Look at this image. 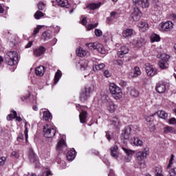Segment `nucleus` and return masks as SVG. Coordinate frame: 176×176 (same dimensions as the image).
Instances as JSON below:
<instances>
[{
	"label": "nucleus",
	"instance_id": "1",
	"mask_svg": "<svg viewBox=\"0 0 176 176\" xmlns=\"http://www.w3.org/2000/svg\"><path fill=\"white\" fill-rule=\"evenodd\" d=\"M109 90L112 97L114 100H120L123 96L122 89L116 85L115 83H111L109 85Z\"/></svg>",
	"mask_w": 176,
	"mask_h": 176
},
{
	"label": "nucleus",
	"instance_id": "2",
	"mask_svg": "<svg viewBox=\"0 0 176 176\" xmlns=\"http://www.w3.org/2000/svg\"><path fill=\"white\" fill-rule=\"evenodd\" d=\"M6 61L8 65H16L19 63V54L14 51L8 52L6 55Z\"/></svg>",
	"mask_w": 176,
	"mask_h": 176
},
{
	"label": "nucleus",
	"instance_id": "3",
	"mask_svg": "<svg viewBox=\"0 0 176 176\" xmlns=\"http://www.w3.org/2000/svg\"><path fill=\"white\" fill-rule=\"evenodd\" d=\"M89 47L90 50H98L100 54H105L107 53V50H105V47L98 42L95 43H89Z\"/></svg>",
	"mask_w": 176,
	"mask_h": 176
},
{
	"label": "nucleus",
	"instance_id": "4",
	"mask_svg": "<svg viewBox=\"0 0 176 176\" xmlns=\"http://www.w3.org/2000/svg\"><path fill=\"white\" fill-rule=\"evenodd\" d=\"M44 137L46 138H52L56 135V126L46 124L43 128Z\"/></svg>",
	"mask_w": 176,
	"mask_h": 176
},
{
	"label": "nucleus",
	"instance_id": "5",
	"mask_svg": "<svg viewBox=\"0 0 176 176\" xmlns=\"http://www.w3.org/2000/svg\"><path fill=\"white\" fill-rule=\"evenodd\" d=\"M174 28V23L170 21L161 22L159 25V30L162 32H168Z\"/></svg>",
	"mask_w": 176,
	"mask_h": 176
},
{
	"label": "nucleus",
	"instance_id": "6",
	"mask_svg": "<svg viewBox=\"0 0 176 176\" xmlns=\"http://www.w3.org/2000/svg\"><path fill=\"white\" fill-rule=\"evenodd\" d=\"M168 60H170V55L166 54L161 55V60L159 62V67L161 69H167L168 68Z\"/></svg>",
	"mask_w": 176,
	"mask_h": 176
},
{
	"label": "nucleus",
	"instance_id": "7",
	"mask_svg": "<svg viewBox=\"0 0 176 176\" xmlns=\"http://www.w3.org/2000/svg\"><path fill=\"white\" fill-rule=\"evenodd\" d=\"M148 155V150L146 148L144 149L143 151H139L136 154L137 160L140 166H142V167H145V161H144V159Z\"/></svg>",
	"mask_w": 176,
	"mask_h": 176
},
{
	"label": "nucleus",
	"instance_id": "8",
	"mask_svg": "<svg viewBox=\"0 0 176 176\" xmlns=\"http://www.w3.org/2000/svg\"><path fill=\"white\" fill-rule=\"evenodd\" d=\"M104 105L106 107L107 110L110 112V113H113L116 109H118V105L115 104V102L111 99H106Z\"/></svg>",
	"mask_w": 176,
	"mask_h": 176
},
{
	"label": "nucleus",
	"instance_id": "9",
	"mask_svg": "<svg viewBox=\"0 0 176 176\" xmlns=\"http://www.w3.org/2000/svg\"><path fill=\"white\" fill-rule=\"evenodd\" d=\"M145 69L147 76L150 78L152 76H155V75H157V69H156V68H155L153 65H151L149 63L145 65Z\"/></svg>",
	"mask_w": 176,
	"mask_h": 176
},
{
	"label": "nucleus",
	"instance_id": "10",
	"mask_svg": "<svg viewBox=\"0 0 176 176\" xmlns=\"http://www.w3.org/2000/svg\"><path fill=\"white\" fill-rule=\"evenodd\" d=\"M142 16V12L138 8H133L132 10L131 17L133 21H138L140 19Z\"/></svg>",
	"mask_w": 176,
	"mask_h": 176
},
{
	"label": "nucleus",
	"instance_id": "11",
	"mask_svg": "<svg viewBox=\"0 0 176 176\" xmlns=\"http://www.w3.org/2000/svg\"><path fill=\"white\" fill-rule=\"evenodd\" d=\"M133 4L135 6H140L142 9L149 8V1L148 0H133Z\"/></svg>",
	"mask_w": 176,
	"mask_h": 176
},
{
	"label": "nucleus",
	"instance_id": "12",
	"mask_svg": "<svg viewBox=\"0 0 176 176\" xmlns=\"http://www.w3.org/2000/svg\"><path fill=\"white\" fill-rule=\"evenodd\" d=\"M131 43L135 47L140 48V47H142V46H144V45H145L146 42H145V39H144L143 38H137V39L133 40Z\"/></svg>",
	"mask_w": 176,
	"mask_h": 176
},
{
	"label": "nucleus",
	"instance_id": "13",
	"mask_svg": "<svg viewBox=\"0 0 176 176\" xmlns=\"http://www.w3.org/2000/svg\"><path fill=\"white\" fill-rule=\"evenodd\" d=\"M45 52H46V48H45L43 46H41L38 48H36L33 52V54L35 56V57H41V56L45 54Z\"/></svg>",
	"mask_w": 176,
	"mask_h": 176
},
{
	"label": "nucleus",
	"instance_id": "14",
	"mask_svg": "<svg viewBox=\"0 0 176 176\" xmlns=\"http://www.w3.org/2000/svg\"><path fill=\"white\" fill-rule=\"evenodd\" d=\"M131 133V127H127L122 133V138L124 140H129L130 138V134Z\"/></svg>",
	"mask_w": 176,
	"mask_h": 176
},
{
	"label": "nucleus",
	"instance_id": "15",
	"mask_svg": "<svg viewBox=\"0 0 176 176\" xmlns=\"http://www.w3.org/2000/svg\"><path fill=\"white\" fill-rule=\"evenodd\" d=\"M76 156V151H75V149L72 148V150L68 151L67 154V159L69 162H72V160H74V159H75Z\"/></svg>",
	"mask_w": 176,
	"mask_h": 176
},
{
	"label": "nucleus",
	"instance_id": "16",
	"mask_svg": "<svg viewBox=\"0 0 176 176\" xmlns=\"http://www.w3.org/2000/svg\"><path fill=\"white\" fill-rule=\"evenodd\" d=\"M111 155L115 159L119 157V152L118 151V146H114L110 148Z\"/></svg>",
	"mask_w": 176,
	"mask_h": 176
},
{
	"label": "nucleus",
	"instance_id": "17",
	"mask_svg": "<svg viewBox=\"0 0 176 176\" xmlns=\"http://www.w3.org/2000/svg\"><path fill=\"white\" fill-rule=\"evenodd\" d=\"M111 125L113 126L116 129H119V126H120V120L118 117H113L111 121Z\"/></svg>",
	"mask_w": 176,
	"mask_h": 176
},
{
	"label": "nucleus",
	"instance_id": "18",
	"mask_svg": "<svg viewBox=\"0 0 176 176\" xmlns=\"http://www.w3.org/2000/svg\"><path fill=\"white\" fill-rule=\"evenodd\" d=\"M156 91L160 93V94L164 93L166 91V85L164 83L158 84L155 87Z\"/></svg>",
	"mask_w": 176,
	"mask_h": 176
},
{
	"label": "nucleus",
	"instance_id": "19",
	"mask_svg": "<svg viewBox=\"0 0 176 176\" xmlns=\"http://www.w3.org/2000/svg\"><path fill=\"white\" fill-rule=\"evenodd\" d=\"M102 3L101 2L99 3H91L89 4V8L91 10H96V9H100Z\"/></svg>",
	"mask_w": 176,
	"mask_h": 176
},
{
	"label": "nucleus",
	"instance_id": "20",
	"mask_svg": "<svg viewBox=\"0 0 176 176\" xmlns=\"http://www.w3.org/2000/svg\"><path fill=\"white\" fill-rule=\"evenodd\" d=\"M160 36L157 34H153L150 36V41L151 43H154V42H160Z\"/></svg>",
	"mask_w": 176,
	"mask_h": 176
},
{
	"label": "nucleus",
	"instance_id": "21",
	"mask_svg": "<svg viewBox=\"0 0 176 176\" xmlns=\"http://www.w3.org/2000/svg\"><path fill=\"white\" fill-rule=\"evenodd\" d=\"M141 75V69H140V67H134V73H131L130 76L131 78H137Z\"/></svg>",
	"mask_w": 176,
	"mask_h": 176
},
{
	"label": "nucleus",
	"instance_id": "22",
	"mask_svg": "<svg viewBox=\"0 0 176 176\" xmlns=\"http://www.w3.org/2000/svg\"><path fill=\"white\" fill-rule=\"evenodd\" d=\"M138 27L142 29V31H147V30H149V25L146 22L140 21L138 23Z\"/></svg>",
	"mask_w": 176,
	"mask_h": 176
},
{
	"label": "nucleus",
	"instance_id": "23",
	"mask_svg": "<svg viewBox=\"0 0 176 176\" xmlns=\"http://www.w3.org/2000/svg\"><path fill=\"white\" fill-rule=\"evenodd\" d=\"M56 2L59 6H61V8H69L68 0H56Z\"/></svg>",
	"mask_w": 176,
	"mask_h": 176
},
{
	"label": "nucleus",
	"instance_id": "24",
	"mask_svg": "<svg viewBox=\"0 0 176 176\" xmlns=\"http://www.w3.org/2000/svg\"><path fill=\"white\" fill-rule=\"evenodd\" d=\"M36 74L38 76H42L43 74H45V67L43 66H39L36 68L35 70Z\"/></svg>",
	"mask_w": 176,
	"mask_h": 176
},
{
	"label": "nucleus",
	"instance_id": "25",
	"mask_svg": "<svg viewBox=\"0 0 176 176\" xmlns=\"http://www.w3.org/2000/svg\"><path fill=\"white\" fill-rule=\"evenodd\" d=\"M133 35V30L126 29L122 32V36L124 38H130Z\"/></svg>",
	"mask_w": 176,
	"mask_h": 176
},
{
	"label": "nucleus",
	"instance_id": "26",
	"mask_svg": "<svg viewBox=\"0 0 176 176\" xmlns=\"http://www.w3.org/2000/svg\"><path fill=\"white\" fill-rule=\"evenodd\" d=\"M128 93L130 94V96L134 98L138 97L139 96L138 91L134 88H129Z\"/></svg>",
	"mask_w": 176,
	"mask_h": 176
},
{
	"label": "nucleus",
	"instance_id": "27",
	"mask_svg": "<svg viewBox=\"0 0 176 176\" xmlns=\"http://www.w3.org/2000/svg\"><path fill=\"white\" fill-rule=\"evenodd\" d=\"M76 54L78 57H85L87 54V52L82 49V47H79L76 50Z\"/></svg>",
	"mask_w": 176,
	"mask_h": 176
},
{
	"label": "nucleus",
	"instance_id": "28",
	"mask_svg": "<svg viewBox=\"0 0 176 176\" xmlns=\"http://www.w3.org/2000/svg\"><path fill=\"white\" fill-rule=\"evenodd\" d=\"M87 115V111H82L80 113L79 118H80V123H85Z\"/></svg>",
	"mask_w": 176,
	"mask_h": 176
},
{
	"label": "nucleus",
	"instance_id": "29",
	"mask_svg": "<svg viewBox=\"0 0 176 176\" xmlns=\"http://www.w3.org/2000/svg\"><path fill=\"white\" fill-rule=\"evenodd\" d=\"M132 142L136 146H141L144 144V142H142V140H140V138H133L132 139Z\"/></svg>",
	"mask_w": 176,
	"mask_h": 176
},
{
	"label": "nucleus",
	"instance_id": "30",
	"mask_svg": "<svg viewBox=\"0 0 176 176\" xmlns=\"http://www.w3.org/2000/svg\"><path fill=\"white\" fill-rule=\"evenodd\" d=\"M157 115L159 118H161V119H166L168 116V114H167V113L163 110L158 111L157 112Z\"/></svg>",
	"mask_w": 176,
	"mask_h": 176
},
{
	"label": "nucleus",
	"instance_id": "31",
	"mask_svg": "<svg viewBox=\"0 0 176 176\" xmlns=\"http://www.w3.org/2000/svg\"><path fill=\"white\" fill-rule=\"evenodd\" d=\"M65 146H67V144H65V140H64L63 139H61L59 140L56 148L59 151H61V149L63 148H65Z\"/></svg>",
	"mask_w": 176,
	"mask_h": 176
},
{
	"label": "nucleus",
	"instance_id": "32",
	"mask_svg": "<svg viewBox=\"0 0 176 176\" xmlns=\"http://www.w3.org/2000/svg\"><path fill=\"white\" fill-rule=\"evenodd\" d=\"M80 98H81L82 101L87 100V88L82 89V93L80 94Z\"/></svg>",
	"mask_w": 176,
	"mask_h": 176
},
{
	"label": "nucleus",
	"instance_id": "33",
	"mask_svg": "<svg viewBox=\"0 0 176 176\" xmlns=\"http://www.w3.org/2000/svg\"><path fill=\"white\" fill-rule=\"evenodd\" d=\"M30 127H31V126L30 125V124H28V122H27V121H25V138L26 140V141H28V129H30Z\"/></svg>",
	"mask_w": 176,
	"mask_h": 176
},
{
	"label": "nucleus",
	"instance_id": "34",
	"mask_svg": "<svg viewBox=\"0 0 176 176\" xmlns=\"http://www.w3.org/2000/svg\"><path fill=\"white\" fill-rule=\"evenodd\" d=\"M104 68H105V64L100 63L99 65H94L93 70L94 71H101V69H104Z\"/></svg>",
	"mask_w": 176,
	"mask_h": 176
},
{
	"label": "nucleus",
	"instance_id": "35",
	"mask_svg": "<svg viewBox=\"0 0 176 176\" xmlns=\"http://www.w3.org/2000/svg\"><path fill=\"white\" fill-rule=\"evenodd\" d=\"M87 68H89V61H87V60L83 61L81 63L80 70L84 71V72L87 71Z\"/></svg>",
	"mask_w": 176,
	"mask_h": 176
},
{
	"label": "nucleus",
	"instance_id": "36",
	"mask_svg": "<svg viewBox=\"0 0 176 176\" xmlns=\"http://www.w3.org/2000/svg\"><path fill=\"white\" fill-rule=\"evenodd\" d=\"M63 76V74L61 73V71L58 70L55 74V77H54V83L56 85V83L58 82V80H60V78H61V76Z\"/></svg>",
	"mask_w": 176,
	"mask_h": 176
},
{
	"label": "nucleus",
	"instance_id": "37",
	"mask_svg": "<svg viewBox=\"0 0 176 176\" xmlns=\"http://www.w3.org/2000/svg\"><path fill=\"white\" fill-rule=\"evenodd\" d=\"M43 118L45 120H50L52 119V113L49 111H44Z\"/></svg>",
	"mask_w": 176,
	"mask_h": 176
},
{
	"label": "nucleus",
	"instance_id": "38",
	"mask_svg": "<svg viewBox=\"0 0 176 176\" xmlns=\"http://www.w3.org/2000/svg\"><path fill=\"white\" fill-rule=\"evenodd\" d=\"M43 28V26L41 25H37L36 28L34 29L33 33L32 34V36H36V34H38L39 31L42 30Z\"/></svg>",
	"mask_w": 176,
	"mask_h": 176
},
{
	"label": "nucleus",
	"instance_id": "39",
	"mask_svg": "<svg viewBox=\"0 0 176 176\" xmlns=\"http://www.w3.org/2000/svg\"><path fill=\"white\" fill-rule=\"evenodd\" d=\"M29 157L31 162H35L36 160V155H35V153L32 151V150H30V152L29 153Z\"/></svg>",
	"mask_w": 176,
	"mask_h": 176
},
{
	"label": "nucleus",
	"instance_id": "40",
	"mask_svg": "<svg viewBox=\"0 0 176 176\" xmlns=\"http://www.w3.org/2000/svg\"><path fill=\"white\" fill-rule=\"evenodd\" d=\"M43 16H45V14L41 11L38 10L34 14V19L39 20V19H41V17H43Z\"/></svg>",
	"mask_w": 176,
	"mask_h": 176
},
{
	"label": "nucleus",
	"instance_id": "41",
	"mask_svg": "<svg viewBox=\"0 0 176 176\" xmlns=\"http://www.w3.org/2000/svg\"><path fill=\"white\" fill-rule=\"evenodd\" d=\"M51 38H52V34H50L48 32H45L43 33L41 39H45V41H46L47 39H51Z\"/></svg>",
	"mask_w": 176,
	"mask_h": 176
},
{
	"label": "nucleus",
	"instance_id": "42",
	"mask_svg": "<svg viewBox=\"0 0 176 176\" xmlns=\"http://www.w3.org/2000/svg\"><path fill=\"white\" fill-rule=\"evenodd\" d=\"M12 113L14 116V119H16V122H22L23 118L20 116H17V112L14 110L12 111Z\"/></svg>",
	"mask_w": 176,
	"mask_h": 176
},
{
	"label": "nucleus",
	"instance_id": "43",
	"mask_svg": "<svg viewBox=\"0 0 176 176\" xmlns=\"http://www.w3.org/2000/svg\"><path fill=\"white\" fill-rule=\"evenodd\" d=\"M155 10H163V3L158 2L154 5Z\"/></svg>",
	"mask_w": 176,
	"mask_h": 176
},
{
	"label": "nucleus",
	"instance_id": "44",
	"mask_svg": "<svg viewBox=\"0 0 176 176\" xmlns=\"http://www.w3.org/2000/svg\"><path fill=\"white\" fill-rule=\"evenodd\" d=\"M129 53V50H125L124 51H119L118 52V56L120 57V58H123L124 57L125 54H127Z\"/></svg>",
	"mask_w": 176,
	"mask_h": 176
},
{
	"label": "nucleus",
	"instance_id": "45",
	"mask_svg": "<svg viewBox=\"0 0 176 176\" xmlns=\"http://www.w3.org/2000/svg\"><path fill=\"white\" fill-rule=\"evenodd\" d=\"M123 151H124V152L126 153H128L129 155L127 156L128 160H126V162H131V155H130L131 154V152H133L132 151L128 150L126 148H122Z\"/></svg>",
	"mask_w": 176,
	"mask_h": 176
},
{
	"label": "nucleus",
	"instance_id": "46",
	"mask_svg": "<svg viewBox=\"0 0 176 176\" xmlns=\"http://www.w3.org/2000/svg\"><path fill=\"white\" fill-rule=\"evenodd\" d=\"M162 167H160V166H157V167H155V171H154V173H155V175L156 176V175H160V174H162Z\"/></svg>",
	"mask_w": 176,
	"mask_h": 176
},
{
	"label": "nucleus",
	"instance_id": "47",
	"mask_svg": "<svg viewBox=\"0 0 176 176\" xmlns=\"http://www.w3.org/2000/svg\"><path fill=\"white\" fill-rule=\"evenodd\" d=\"M37 8L38 10H43V9L46 8V5L45 4V3L40 1L37 5Z\"/></svg>",
	"mask_w": 176,
	"mask_h": 176
},
{
	"label": "nucleus",
	"instance_id": "48",
	"mask_svg": "<svg viewBox=\"0 0 176 176\" xmlns=\"http://www.w3.org/2000/svg\"><path fill=\"white\" fill-rule=\"evenodd\" d=\"M164 131L166 134H168V133H173V127L171 126H165L164 129Z\"/></svg>",
	"mask_w": 176,
	"mask_h": 176
},
{
	"label": "nucleus",
	"instance_id": "49",
	"mask_svg": "<svg viewBox=\"0 0 176 176\" xmlns=\"http://www.w3.org/2000/svg\"><path fill=\"white\" fill-rule=\"evenodd\" d=\"M11 156L12 157H15V159H19L20 157V153L18 151H12L11 153Z\"/></svg>",
	"mask_w": 176,
	"mask_h": 176
},
{
	"label": "nucleus",
	"instance_id": "50",
	"mask_svg": "<svg viewBox=\"0 0 176 176\" xmlns=\"http://www.w3.org/2000/svg\"><path fill=\"white\" fill-rule=\"evenodd\" d=\"M81 19V24L82 25H86V24H87V18L82 16Z\"/></svg>",
	"mask_w": 176,
	"mask_h": 176
},
{
	"label": "nucleus",
	"instance_id": "51",
	"mask_svg": "<svg viewBox=\"0 0 176 176\" xmlns=\"http://www.w3.org/2000/svg\"><path fill=\"white\" fill-rule=\"evenodd\" d=\"M170 176H175L176 175V168H173L169 170Z\"/></svg>",
	"mask_w": 176,
	"mask_h": 176
},
{
	"label": "nucleus",
	"instance_id": "52",
	"mask_svg": "<svg viewBox=\"0 0 176 176\" xmlns=\"http://www.w3.org/2000/svg\"><path fill=\"white\" fill-rule=\"evenodd\" d=\"M95 35H96L97 36H102V31H101V30H99V29H96L95 30Z\"/></svg>",
	"mask_w": 176,
	"mask_h": 176
},
{
	"label": "nucleus",
	"instance_id": "53",
	"mask_svg": "<svg viewBox=\"0 0 176 176\" xmlns=\"http://www.w3.org/2000/svg\"><path fill=\"white\" fill-rule=\"evenodd\" d=\"M174 160V155H172L169 161V164L167 166V168H170L173 166V161Z\"/></svg>",
	"mask_w": 176,
	"mask_h": 176
},
{
	"label": "nucleus",
	"instance_id": "54",
	"mask_svg": "<svg viewBox=\"0 0 176 176\" xmlns=\"http://www.w3.org/2000/svg\"><path fill=\"white\" fill-rule=\"evenodd\" d=\"M5 162H6V157H2L0 158V167L5 164Z\"/></svg>",
	"mask_w": 176,
	"mask_h": 176
},
{
	"label": "nucleus",
	"instance_id": "55",
	"mask_svg": "<svg viewBox=\"0 0 176 176\" xmlns=\"http://www.w3.org/2000/svg\"><path fill=\"white\" fill-rule=\"evenodd\" d=\"M111 74L109 72V70H105L104 72V76L106 78H109L111 77Z\"/></svg>",
	"mask_w": 176,
	"mask_h": 176
},
{
	"label": "nucleus",
	"instance_id": "56",
	"mask_svg": "<svg viewBox=\"0 0 176 176\" xmlns=\"http://www.w3.org/2000/svg\"><path fill=\"white\" fill-rule=\"evenodd\" d=\"M168 122H169V124H175L176 119H175V118H172L169 119Z\"/></svg>",
	"mask_w": 176,
	"mask_h": 176
},
{
	"label": "nucleus",
	"instance_id": "57",
	"mask_svg": "<svg viewBox=\"0 0 176 176\" xmlns=\"http://www.w3.org/2000/svg\"><path fill=\"white\" fill-rule=\"evenodd\" d=\"M52 28H54V30L56 34L60 32V27H58L57 25H53V26H52Z\"/></svg>",
	"mask_w": 176,
	"mask_h": 176
},
{
	"label": "nucleus",
	"instance_id": "58",
	"mask_svg": "<svg viewBox=\"0 0 176 176\" xmlns=\"http://www.w3.org/2000/svg\"><path fill=\"white\" fill-rule=\"evenodd\" d=\"M98 25V23L89 24V30H93V28H97Z\"/></svg>",
	"mask_w": 176,
	"mask_h": 176
},
{
	"label": "nucleus",
	"instance_id": "59",
	"mask_svg": "<svg viewBox=\"0 0 176 176\" xmlns=\"http://www.w3.org/2000/svg\"><path fill=\"white\" fill-rule=\"evenodd\" d=\"M14 119V116L13 114H8L7 116V120H13Z\"/></svg>",
	"mask_w": 176,
	"mask_h": 176
},
{
	"label": "nucleus",
	"instance_id": "60",
	"mask_svg": "<svg viewBox=\"0 0 176 176\" xmlns=\"http://www.w3.org/2000/svg\"><path fill=\"white\" fill-rule=\"evenodd\" d=\"M21 140H24V135H23V133H20L19 135V137L17 138V141H19L20 142V141H21Z\"/></svg>",
	"mask_w": 176,
	"mask_h": 176
},
{
	"label": "nucleus",
	"instance_id": "61",
	"mask_svg": "<svg viewBox=\"0 0 176 176\" xmlns=\"http://www.w3.org/2000/svg\"><path fill=\"white\" fill-rule=\"evenodd\" d=\"M32 43H34V41H30L26 45H25V49H30L31 46H32Z\"/></svg>",
	"mask_w": 176,
	"mask_h": 176
},
{
	"label": "nucleus",
	"instance_id": "62",
	"mask_svg": "<svg viewBox=\"0 0 176 176\" xmlns=\"http://www.w3.org/2000/svg\"><path fill=\"white\" fill-rule=\"evenodd\" d=\"M106 138L108 141H111V135L109 134V131H106Z\"/></svg>",
	"mask_w": 176,
	"mask_h": 176
},
{
	"label": "nucleus",
	"instance_id": "63",
	"mask_svg": "<svg viewBox=\"0 0 176 176\" xmlns=\"http://www.w3.org/2000/svg\"><path fill=\"white\" fill-rule=\"evenodd\" d=\"M169 19H170V20H175V19H176V15H175V14H170L169 15Z\"/></svg>",
	"mask_w": 176,
	"mask_h": 176
},
{
	"label": "nucleus",
	"instance_id": "64",
	"mask_svg": "<svg viewBox=\"0 0 176 176\" xmlns=\"http://www.w3.org/2000/svg\"><path fill=\"white\" fill-rule=\"evenodd\" d=\"M116 64L118 65H122V64H123V60H116Z\"/></svg>",
	"mask_w": 176,
	"mask_h": 176
}]
</instances>
